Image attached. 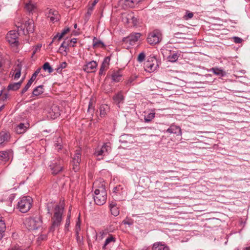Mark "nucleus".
Segmentation results:
<instances>
[{
  "instance_id": "obj_1",
  "label": "nucleus",
  "mask_w": 250,
  "mask_h": 250,
  "mask_svg": "<svg viewBox=\"0 0 250 250\" xmlns=\"http://www.w3.org/2000/svg\"><path fill=\"white\" fill-rule=\"evenodd\" d=\"M64 208L62 205H57L54 209L53 216L52 217V226L51 229H54L59 227L62 220V215L63 213Z\"/></svg>"
},
{
  "instance_id": "obj_2",
  "label": "nucleus",
  "mask_w": 250,
  "mask_h": 250,
  "mask_svg": "<svg viewBox=\"0 0 250 250\" xmlns=\"http://www.w3.org/2000/svg\"><path fill=\"white\" fill-rule=\"evenodd\" d=\"M106 191L105 186L102 184L101 186L95 190L94 200L95 203L99 206L104 205L106 200Z\"/></svg>"
},
{
  "instance_id": "obj_3",
  "label": "nucleus",
  "mask_w": 250,
  "mask_h": 250,
  "mask_svg": "<svg viewBox=\"0 0 250 250\" xmlns=\"http://www.w3.org/2000/svg\"><path fill=\"white\" fill-rule=\"evenodd\" d=\"M42 219L40 215L29 217L24 221V224L29 230L38 229L42 226Z\"/></svg>"
},
{
  "instance_id": "obj_4",
  "label": "nucleus",
  "mask_w": 250,
  "mask_h": 250,
  "mask_svg": "<svg viewBox=\"0 0 250 250\" xmlns=\"http://www.w3.org/2000/svg\"><path fill=\"white\" fill-rule=\"evenodd\" d=\"M33 200L30 196H24L20 198L17 204L18 209L22 213L28 212L32 206Z\"/></svg>"
},
{
  "instance_id": "obj_5",
  "label": "nucleus",
  "mask_w": 250,
  "mask_h": 250,
  "mask_svg": "<svg viewBox=\"0 0 250 250\" xmlns=\"http://www.w3.org/2000/svg\"><path fill=\"white\" fill-rule=\"evenodd\" d=\"M111 150L109 143L104 144L101 148H97L94 153V155L98 160L103 159V157L109 154Z\"/></svg>"
},
{
  "instance_id": "obj_6",
  "label": "nucleus",
  "mask_w": 250,
  "mask_h": 250,
  "mask_svg": "<svg viewBox=\"0 0 250 250\" xmlns=\"http://www.w3.org/2000/svg\"><path fill=\"white\" fill-rule=\"evenodd\" d=\"M19 21H17V23L16 24L18 31H22L23 34L29 33H33L34 30V25L33 21H26L23 25Z\"/></svg>"
},
{
  "instance_id": "obj_7",
  "label": "nucleus",
  "mask_w": 250,
  "mask_h": 250,
  "mask_svg": "<svg viewBox=\"0 0 250 250\" xmlns=\"http://www.w3.org/2000/svg\"><path fill=\"white\" fill-rule=\"evenodd\" d=\"M141 36V34L139 33H131L128 36L123 39V44H125L126 48L134 45L139 41Z\"/></svg>"
},
{
  "instance_id": "obj_8",
  "label": "nucleus",
  "mask_w": 250,
  "mask_h": 250,
  "mask_svg": "<svg viewBox=\"0 0 250 250\" xmlns=\"http://www.w3.org/2000/svg\"><path fill=\"white\" fill-rule=\"evenodd\" d=\"M162 40V33L159 30H155L148 34L147 41L149 44L155 45Z\"/></svg>"
},
{
  "instance_id": "obj_9",
  "label": "nucleus",
  "mask_w": 250,
  "mask_h": 250,
  "mask_svg": "<svg viewBox=\"0 0 250 250\" xmlns=\"http://www.w3.org/2000/svg\"><path fill=\"white\" fill-rule=\"evenodd\" d=\"M63 161L61 159L54 160L49 165L52 174L56 175L61 171L63 168Z\"/></svg>"
},
{
  "instance_id": "obj_10",
  "label": "nucleus",
  "mask_w": 250,
  "mask_h": 250,
  "mask_svg": "<svg viewBox=\"0 0 250 250\" xmlns=\"http://www.w3.org/2000/svg\"><path fill=\"white\" fill-rule=\"evenodd\" d=\"M81 150L78 148L75 151V154L72 158V165L73 166V169L75 172H77L79 170L80 164L81 161Z\"/></svg>"
},
{
  "instance_id": "obj_11",
  "label": "nucleus",
  "mask_w": 250,
  "mask_h": 250,
  "mask_svg": "<svg viewBox=\"0 0 250 250\" xmlns=\"http://www.w3.org/2000/svg\"><path fill=\"white\" fill-rule=\"evenodd\" d=\"M18 35L19 33L15 30L10 31L7 34L6 40L11 46L16 47L18 45Z\"/></svg>"
},
{
  "instance_id": "obj_12",
  "label": "nucleus",
  "mask_w": 250,
  "mask_h": 250,
  "mask_svg": "<svg viewBox=\"0 0 250 250\" xmlns=\"http://www.w3.org/2000/svg\"><path fill=\"white\" fill-rule=\"evenodd\" d=\"M122 20L125 23H132L134 26L136 25L138 22L137 19L132 12H128L123 14Z\"/></svg>"
},
{
  "instance_id": "obj_13",
  "label": "nucleus",
  "mask_w": 250,
  "mask_h": 250,
  "mask_svg": "<svg viewBox=\"0 0 250 250\" xmlns=\"http://www.w3.org/2000/svg\"><path fill=\"white\" fill-rule=\"evenodd\" d=\"M158 66L157 60L155 59H151V60L148 61L145 63L144 68L148 72H152L155 71Z\"/></svg>"
},
{
  "instance_id": "obj_14",
  "label": "nucleus",
  "mask_w": 250,
  "mask_h": 250,
  "mask_svg": "<svg viewBox=\"0 0 250 250\" xmlns=\"http://www.w3.org/2000/svg\"><path fill=\"white\" fill-rule=\"evenodd\" d=\"M46 15L50 20L54 22L59 20V15L58 12L51 9H47L46 10Z\"/></svg>"
},
{
  "instance_id": "obj_15",
  "label": "nucleus",
  "mask_w": 250,
  "mask_h": 250,
  "mask_svg": "<svg viewBox=\"0 0 250 250\" xmlns=\"http://www.w3.org/2000/svg\"><path fill=\"white\" fill-rule=\"evenodd\" d=\"M97 66L96 61H92L87 62L83 67V70L87 73L94 72Z\"/></svg>"
},
{
  "instance_id": "obj_16",
  "label": "nucleus",
  "mask_w": 250,
  "mask_h": 250,
  "mask_svg": "<svg viewBox=\"0 0 250 250\" xmlns=\"http://www.w3.org/2000/svg\"><path fill=\"white\" fill-rule=\"evenodd\" d=\"M166 132L170 134H177L178 133V135H182L181 128L179 126H177L174 124H171L170 125L169 127L167 129Z\"/></svg>"
},
{
  "instance_id": "obj_17",
  "label": "nucleus",
  "mask_w": 250,
  "mask_h": 250,
  "mask_svg": "<svg viewBox=\"0 0 250 250\" xmlns=\"http://www.w3.org/2000/svg\"><path fill=\"white\" fill-rule=\"evenodd\" d=\"M10 135L6 132L1 131L0 132V145L5 144L9 142Z\"/></svg>"
},
{
  "instance_id": "obj_18",
  "label": "nucleus",
  "mask_w": 250,
  "mask_h": 250,
  "mask_svg": "<svg viewBox=\"0 0 250 250\" xmlns=\"http://www.w3.org/2000/svg\"><path fill=\"white\" fill-rule=\"evenodd\" d=\"M122 70L114 71L111 75L112 80L115 82H120L122 78Z\"/></svg>"
},
{
  "instance_id": "obj_19",
  "label": "nucleus",
  "mask_w": 250,
  "mask_h": 250,
  "mask_svg": "<svg viewBox=\"0 0 250 250\" xmlns=\"http://www.w3.org/2000/svg\"><path fill=\"white\" fill-rule=\"evenodd\" d=\"M125 5L128 7H134L139 2L143 0H122Z\"/></svg>"
},
{
  "instance_id": "obj_20",
  "label": "nucleus",
  "mask_w": 250,
  "mask_h": 250,
  "mask_svg": "<svg viewBox=\"0 0 250 250\" xmlns=\"http://www.w3.org/2000/svg\"><path fill=\"white\" fill-rule=\"evenodd\" d=\"M70 31L69 28H66L64 29L61 33H58L56 36H55L52 40V41L50 43V45L53 42H55V40L58 38V40L60 41L62 38Z\"/></svg>"
},
{
  "instance_id": "obj_21",
  "label": "nucleus",
  "mask_w": 250,
  "mask_h": 250,
  "mask_svg": "<svg viewBox=\"0 0 250 250\" xmlns=\"http://www.w3.org/2000/svg\"><path fill=\"white\" fill-rule=\"evenodd\" d=\"M28 126V124H26V125H25L24 124L21 123L19 125H18L16 127V132L18 134L23 133L26 131Z\"/></svg>"
},
{
  "instance_id": "obj_22",
  "label": "nucleus",
  "mask_w": 250,
  "mask_h": 250,
  "mask_svg": "<svg viewBox=\"0 0 250 250\" xmlns=\"http://www.w3.org/2000/svg\"><path fill=\"white\" fill-rule=\"evenodd\" d=\"M9 159V153L7 151L0 152V164H4Z\"/></svg>"
},
{
  "instance_id": "obj_23",
  "label": "nucleus",
  "mask_w": 250,
  "mask_h": 250,
  "mask_svg": "<svg viewBox=\"0 0 250 250\" xmlns=\"http://www.w3.org/2000/svg\"><path fill=\"white\" fill-rule=\"evenodd\" d=\"M113 99L114 103L118 104V106L120 107L119 104L123 103L124 97L122 94V92H120L113 97Z\"/></svg>"
},
{
  "instance_id": "obj_24",
  "label": "nucleus",
  "mask_w": 250,
  "mask_h": 250,
  "mask_svg": "<svg viewBox=\"0 0 250 250\" xmlns=\"http://www.w3.org/2000/svg\"><path fill=\"white\" fill-rule=\"evenodd\" d=\"M22 83V80H21L18 83H10L7 87V89L8 90H13V91L17 90L20 88Z\"/></svg>"
},
{
  "instance_id": "obj_25",
  "label": "nucleus",
  "mask_w": 250,
  "mask_h": 250,
  "mask_svg": "<svg viewBox=\"0 0 250 250\" xmlns=\"http://www.w3.org/2000/svg\"><path fill=\"white\" fill-rule=\"evenodd\" d=\"M153 250H169V248L165 244L158 242L154 244Z\"/></svg>"
},
{
  "instance_id": "obj_26",
  "label": "nucleus",
  "mask_w": 250,
  "mask_h": 250,
  "mask_svg": "<svg viewBox=\"0 0 250 250\" xmlns=\"http://www.w3.org/2000/svg\"><path fill=\"white\" fill-rule=\"evenodd\" d=\"M43 91L44 89L43 85H41L36 87L34 89L32 92V95L31 97H33L34 96H38L41 95L43 92Z\"/></svg>"
},
{
  "instance_id": "obj_27",
  "label": "nucleus",
  "mask_w": 250,
  "mask_h": 250,
  "mask_svg": "<svg viewBox=\"0 0 250 250\" xmlns=\"http://www.w3.org/2000/svg\"><path fill=\"white\" fill-rule=\"evenodd\" d=\"M120 142L122 143H131V136L127 134H124L120 137Z\"/></svg>"
},
{
  "instance_id": "obj_28",
  "label": "nucleus",
  "mask_w": 250,
  "mask_h": 250,
  "mask_svg": "<svg viewBox=\"0 0 250 250\" xmlns=\"http://www.w3.org/2000/svg\"><path fill=\"white\" fill-rule=\"evenodd\" d=\"M116 241L115 238L112 235H109L105 240L104 244L103 247L104 250L106 249V247L110 245L111 243H114Z\"/></svg>"
},
{
  "instance_id": "obj_29",
  "label": "nucleus",
  "mask_w": 250,
  "mask_h": 250,
  "mask_svg": "<svg viewBox=\"0 0 250 250\" xmlns=\"http://www.w3.org/2000/svg\"><path fill=\"white\" fill-rule=\"evenodd\" d=\"M70 46V43L69 42V40L65 39L62 42L60 47V50H62L67 53V49L68 47Z\"/></svg>"
},
{
  "instance_id": "obj_30",
  "label": "nucleus",
  "mask_w": 250,
  "mask_h": 250,
  "mask_svg": "<svg viewBox=\"0 0 250 250\" xmlns=\"http://www.w3.org/2000/svg\"><path fill=\"white\" fill-rule=\"evenodd\" d=\"M210 71L217 76H224L226 75L225 72L222 69L217 67L212 68Z\"/></svg>"
},
{
  "instance_id": "obj_31",
  "label": "nucleus",
  "mask_w": 250,
  "mask_h": 250,
  "mask_svg": "<svg viewBox=\"0 0 250 250\" xmlns=\"http://www.w3.org/2000/svg\"><path fill=\"white\" fill-rule=\"evenodd\" d=\"M6 226L4 221L0 218V239L3 237V234L5 230Z\"/></svg>"
},
{
  "instance_id": "obj_32",
  "label": "nucleus",
  "mask_w": 250,
  "mask_h": 250,
  "mask_svg": "<svg viewBox=\"0 0 250 250\" xmlns=\"http://www.w3.org/2000/svg\"><path fill=\"white\" fill-rule=\"evenodd\" d=\"M179 58V56L178 55L177 53H175L174 52H170V54L168 56V61L171 62H176Z\"/></svg>"
},
{
  "instance_id": "obj_33",
  "label": "nucleus",
  "mask_w": 250,
  "mask_h": 250,
  "mask_svg": "<svg viewBox=\"0 0 250 250\" xmlns=\"http://www.w3.org/2000/svg\"><path fill=\"white\" fill-rule=\"evenodd\" d=\"M21 64H18L15 69V73L14 74V79H18L20 76L21 74Z\"/></svg>"
},
{
  "instance_id": "obj_34",
  "label": "nucleus",
  "mask_w": 250,
  "mask_h": 250,
  "mask_svg": "<svg viewBox=\"0 0 250 250\" xmlns=\"http://www.w3.org/2000/svg\"><path fill=\"white\" fill-rule=\"evenodd\" d=\"M155 113L154 111L148 113L145 115L144 120L145 122H150L155 117Z\"/></svg>"
},
{
  "instance_id": "obj_35",
  "label": "nucleus",
  "mask_w": 250,
  "mask_h": 250,
  "mask_svg": "<svg viewBox=\"0 0 250 250\" xmlns=\"http://www.w3.org/2000/svg\"><path fill=\"white\" fill-rule=\"evenodd\" d=\"M99 110L101 116H104L108 110V107L106 104L102 105L99 108Z\"/></svg>"
},
{
  "instance_id": "obj_36",
  "label": "nucleus",
  "mask_w": 250,
  "mask_h": 250,
  "mask_svg": "<svg viewBox=\"0 0 250 250\" xmlns=\"http://www.w3.org/2000/svg\"><path fill=\"white\" fill-rule=\"evenodd\" d=\"M100 46H101L102 47H104V43L101 41L99 40L96 37H94L93 39V46L94 47H97Z\"/></svg>"
},
{
  "instance_id": "obj_37",
  "label": "nucleus",
  "mask_w": 250,
  "mask_h": 250,
  "mask_svg": "<svg viewBox=\"0 0 250 250\" xmlns=\"http://www.w3.org/2000/svg\"><path fill=\"white\" fill-rule=\"evenodd\" d=\"M36 6L35 4L32 3L31 2L26 3L25 5V8L27 11L30 12H33L34 10L36 9Z\"/></svg>"
},
{
  "instance_id": "obj_38",
  "label": "nucleus",
  "mask_w": 250,
  "mask_h": 250,
  "mask_svg": "<svg viewBox=\"0 0 250 250\" xmlns=\"http://www.w3.org/2000/svg\"><path fill=\"white\" fill-rule=\"evenodd\" d=\"M42 68L44 71H47L49 73H52L53 71V68L50 65L49 62H45L42 66Z\"/></svg>"
},
{
  "instance_id": "obj_39",
  "label": "nucleus",
  "mask_w": 250,
  "mask_h": 250,
  "mask_svg": "<svg viewBox=\"0 0 250 250\" xmlns=\"http://www.w3.org/2000/svg\"><path fill=\"white\" fill-rule=\"evenodd\" d=\"M123 189V188L122 187V186L121 185H119V186L115 187L113 188V192L115 194H116L117 195L118 194H121L123 193V191L122 192L121 191Z\"/></svg>"
},
{
  "instance_id": "obj_40",
  "label": "nucleus",
  "mask_w": 250,
  "mask_h": 250,
  "mask_svg": "<svg viewBox=\"0 0 250 250\" xmlns=\"http://www.w3.org/2000/svg\"><path fill=\"white\" fill-rule=\"evenodd\" d=\"M193 17V13L192 12H190L188 11H186V15H185L183 18L185 20H188L189 19H191Z\"/></svg>"
},
{
  "instance_id": "obj_41",
  "label": "nucleus",
  "mask_w": 250,
  "mask_h": 250,
  "mask_svg": "<svg viewBox=\"0 0 250 250\" xmlns=\"http://www.w3.org/2000/svg\"><path fill=\"white\" fill-rule=\"evenodd\" d=\"M111 212L112 215L117 216L119 214V210L117 207L110 208Z\"/></svg>"
},
{
  "instance_id": "obj_42",
  "label": "nucleus",
  "mask_w": 250,
  "mask_h": 250,
  "mask_svg": "<svg viewBox=\"0 0 250 250\" xmlns=\"http://www.w3.org/2000/svg\"><path fill=\"white\" fill-rule=\"evenodd\" d=\"M32 82L30 81L29 80L28 81L27 83L26 84V85L24 86V87L22 89L21 92V93L22 94H23V93H24L25 92H26L28 89H29V88L30 87V86L31 85V84H32Z\"/></svg>"
},
{
  "instance_id": "obj_43",
  "label": "nucleus",
  "mask_w": 250,
  "mask_h": 250,
  "mask_svg": "<svg viewBox=\"0 0 250 250\" xmlns=\"http://www.w3.org/2000/svg\"><path fill=\"white\" fill-rule=\"evenodd\" d=\"M146 57V55L144 52H141L140 53L137 58V61L139 62H142L145 60Z\"/></svg>"
},
{
  "instance_id": "obj_44",
  "label": "nucleus",
  "mask_w": 250,
  "mask_h": 250,
  "mask_svg": "<svg viewBox=\"0 0 250 250\" xmlns=\"http://www.w3.org/2000/svg\"><path fill=\"white\" fill-rule=\"evenodd\" d=\"M110 58L109 57H105L102 63V65L106 66V67H108L109 62H110Z\"/></svg>"
},
{
  "instance_id": "obj_45",
  "label": "nucleus",
  "mask_w": 250,
  "mask_h": 250,
  "mask_svg": "<svg viewBox=\"0 0 250 250\" xmlns=\"http://www.w3.org/2000/svg\"><path fill=\"white\" fill-rule=\"evenodd\" d=\"M137 76L136 75L132 76L127 81L126 84L127 85L132 84V83L137 79Z\"/></svg>"
},
{
  "instance_id": "obj_46",
  "label": "nucleus",
  "mask_w": 250,
  "mask_h": 250,
  "mask_svg": "<svg viewBox=\"0 0 250 250\" xmlns=\"http://www.w3.org/2000/svg\"><path fill=\"white\" fill-rule=\"evenodd\" d=\"M67 66V63L65 62H62L59 67H58L57 69V71L58 72H61L63 68H66Z\"/></svg>"
},
{
  "instance_id": "obj_47",
  "label": "nucleus",
  "mask_w": 250,
  "mask_h": 250,
  "mask_svg": "<svg viewBox=\"0 0 250 250\" xmlns=\"http://www.w3.org/2000/svg\"><path fill=\"white\" fill-rule=\"evenodd\" d=\"M92 10H93L92 7H90L88 8L87 12L85 14V20L86 21H87L89 19L90 15H91Z\"/></svg>"
},
{
  "instance_id": "obj_48",
  "label": "nucleus",
  "mask_w": 250,
  "mask_h": 250,
  "mask_svg": "<svg viewBox=\"0 0 250 250\" xmlns=\"http://www.w3.org/2000/svg\"><path fill=\"white\" fill-rule=\"evenodd\" d=\"M107 68V67L102 64L99 72V75L101 76L104 73L105 70H106Z\"/></svg>"
},
{
  "instance_id": "obj_49",
  "label": "nucleus",
  "mask_w": 250,
  "mask_h": 250,
  "mask_svg": "<svg viewBox=\"0 0 250 250\" xmlns=\"http://www.w3.org/2000/svg\"><path fill=\"white\" fill-rule=\"evenodd\" d=\"M77 39L73 38L71 40H69V42L70 43V46L74 47L75 46V44L77 42Z\"/></svg>"
},
{
  "instance_id": "obj_50",
  "label": "nucleus",
  "mask_w": 250,
  "mask_h": 250,
  "mask_svg": "<svg viewBox=\"0 0 250 250\" xmlns=\"http://www.w3.org/2000/svg\"><path fill=\"white\" fill-rule=\"evenodd\" d=\"M42 45L41 44L37 45L33 52V55H34L38 50H39L41 47Z\"/></svg>"
},
{
  "instance_id": "obj_51",
  "label": "nucleus",
  "mask_w": 250,
  "mask_h": 250,
  "mask_svg": "<svg viewBox=\"0 0 250 250\" xmlns=\"http://www.w3.org/2000/svg\"><path fill=\"white\" fill-rule=\"evenodd\" d=\"M242 39L239 38V37H234V41L235 43H241L242 42Z\"/></svg>"
},
{
  "instance_id": "obj_52",
  "label": "nucleus",
  "mask_w": 250,
  "mask_h": 250,
  "mask_svg": "<svg viewBox=\"0 0 250 250\" xmlns=\"http://www.w3.org/2000/svg\"><path fill=\"white\" fill-rule=\"evenodd\" d=\"M9 250H22L19 246H15L11 248Z\"/></svg>"
},
{
  "instance_id": "obj_53",
  "label": "nucleus",
  "mask_w": 250,
  "mask_h": 250,
  "mask_svg": "<svg viewBox=\"0 0 250 250\" xmlns=\"http://www.w3.org/2000/svg\"><path fill=\"white\" fill-rule=\"evenodd\" d=\"M76 232L78 233L79 230H80V222L79 220L76 223Z\"/></svg>"
},
{
  "instance_id": "obj_54",
  "label": "nucleus",
  "mask_w": 250,
  "mask_h": 250,
  "mask_svg": "<svg viewBox=\"0 0 250 250\" xmlns=\"http://www.w3.org/2000/svg\"><path fill=\"white\" fill-rule=\"evenodd\" d=\"M70 223V220H69V218H67L66 220L65 224V229L69 227Z\"/></svg>"
},
{
  "instance_id": "obj_55",
  "label": "nucleus",
  "mask_w": 250,
  "mask_h": 250,
  "mask_svg": "<svg viewBox=\"0 0 250 250\" xmlns=\"http://www.w3.org/2000/svg\"><path fill=\"white\" fill-rule=\"evenodd\" d=\"M109 207H110V208L117 207L116 203L114 201L110 202V203L109 204Z\"/></svg>"
},
{
  "instance_id": "obj_56",
  "label": "nucleus",
  "mask_w": 250,
  "mask_h": 250,
  "mask_svg": "<svg viewBox=\"0 0 250 250\" xmlns=\"http://www.w3.org/2000/svg\"><path fill=\"white\" fill-rule=\"evenodd\" d=\"M37 76V75H36L35 74H33L32 75L31 78L30 79L29 81L33 83L35 80V79H36Z\"/></svg>"
},
{
  "instance_id": "obj_57",
  "label": "nucleus",
  "mask_w": 250,
  "mask_h": 250,
  "mask_svg": "<svg viewBox=\"0 0 250 250\" xmlns=\"http://www.w3.org/2000/svg\"><path fill=\"white\" fill-rule=\"evenodd\" d=\"M55 146L58 150H59L62 149V146L58 144H55Z\"/></svg>"
},
{
  "instance_id": "obj_58",
  "label": "nucleus",
  "mask_w": 250,
  "mask_h": 250,
  "mask_svg": "<svg viewBox=\"0 0 250 250\" xmlns=\"http://www.w3.org/2000/svg\"><path fill=\"white\" fill-rule=\"evenodd\" d=\"M41 70V68H39L38 69H37V70L34 73V74H35L36 75H38L39 74V73L40 72Z\"/></svg>"
},
{
  "instance_id": "obj_59",
  "label": "nucleus",
  "mask_w": 250,
  "mask_h": 250,
  "mask_svg": "<svg viewBox=\"0 0 250 250\" xmlns=\"http://www.w3.org/2000/svg\"><path fill=\"white\" fill-rule=\"evenodd\" d=\"M99 1V0H94V1L93 2V3H92V6L91 7H93Z\"/></svg>"
},
{
  "instance_id": "obj_60",
  "label": "nucleus",
  "mask_w": 250,
  "mask_h": 250,
  "mask_svg": "<svg viewBox=\"0 0 250 250\" xmlns=\"http://www.w3.org/2000/svg\"><path fill=\"white\" fill-rule=\"evenodd\" d=\"M46 238L45 235H41L38 239L40 240H44Z\"/></svg>"
},
{
  "instance_id": "obj_61",
  "label": "nucleus",
  "mask_w": 250,
  "mask_h": 250,
  "mask_svg": "<svg viewBox=\"0 0 250 250\" xmlns=\"http://www.w3.org/2000/svg\"><path fill=\"white\" fill-rule=\"evenodd\" d=\"M123 223H124V224H128V225H131V223H129V222H127V221H123Z\"/></svg>"
},
{
  "instance_id": "obj_62",
  "label": "nucleus",
  "mask_w": 250,
  "mask_h": 250,
  "mask_svg": "<svg viewBox=\"0 0 250 250\" xmlns=\"http://www.w3.org/2000/svg\"><path fill=\"white\" fill-rule=\"evenodd\" d=\"M243 250H250V246L249 247H247L245 249H244Z\"/></svg>"
},
{
  "instance_id": "obj_63",
  "label": "nucleus",
  "mask_w": 250,
  "mask_h": 250,
  "mask_svg": "<svg viewBox=\"0 0 250 250\" xmlns=\"http://www.w3.org/2000/svg\"><path fill=\"white\" fill-rule=\"evenodd\" d=\"M4 105H2L0 107V112L2 110V109L3 108Z\"/></svg>"
},
{
  "instance_id": "obj_64",
  "label": "nucleus",
  "mask_w": 250,
  "mask_h": 250,
  "mask_svg": "<svg viewBox=\"0 0 250 250\" xmlns=\"http://www.w3.org/2000/svg\"><path fill=\"white\" fill-rule=\"evenodd\" d=\"M181 34L180 33H175V35L176 36V37H177L178 35Z\"/></svg>"
}]
</instances>
